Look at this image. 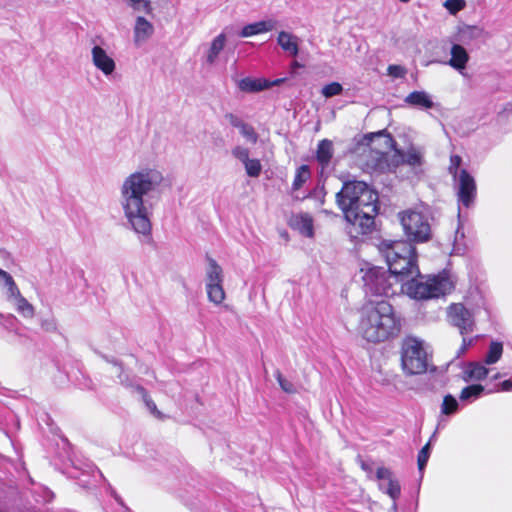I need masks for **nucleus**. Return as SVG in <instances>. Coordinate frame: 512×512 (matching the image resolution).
<instances>
[{
    "instance_id": "19",
    "label": "nucleus",
    "mask_w": 512,
    "mask_h": 512,
    "mask_svg": "<svg viewBox=\"0 0 512 512\" xmlns=\"http://www.w3.org/2000/svg\"><path fill=\"white\" fill-rule=\"evenodd\" d=\"M277 43L288 55L294 57L298 55L300 39L296 35L287 31H281L277 36Z\"/></svg>"
},
{
    "instance_id": "13",
    "label": "nucleus",
    "mask_w": 512,
    "mask_h": 512,
    "mask_svg": "<svg viewBox=\"0 0 512 512\" xmlns=\"http://www.w3.org/2000/svg\"><path fill=\"white\" fill-rule=\"evenodd\" d=\"M91 62L93 66L105 77H110L116 70L113 53L108 52L101 45L95 44L91 48Z\"/></svg>"
},
{
    "instance_id": "7",
    "label": "nucleus",
    "mask_w": 512,
    "mask_h": 512,
    "mask_svg": "<svg viewBox=\"0 0 512 512\" xmlns=\"http://www.w3.org/2000/svg\"><path fill=\"white\" fill-rule=\"evenodd\" d=\"M398 281L399 277L394 273L380 267L367 268L363 275L365 293L371 296L389 297L394 295L396 293L394 282Z\"/></svg>"
},
{
    "instance_id": "25",
    "label": "nucleus",
    "mask_w": 512,
    "mask_h": 512,
    "mask_svg": "<svg viewBox=\"0 0 512 512\" xmlns=\"http://www.w3.org/2000/svg\"><path fill=\"white\" fill-rule=\"evenodd\" d=\"M489 370L485 363H472L465 370L466 380H482L487 377Z\"/></svg>"
},
{
    "instance_id": "48",
    "label": "nucleus",
    "mask_w": 512,
    "mask_h": 512,
    "mask_svg": "<svg viewBox=\"0 0 512 512\" xmlns=\"http://www.w3.org/2000/svg\"><path fill=\"white\" fill-rule=\"evenodd\" d=\"M479 33H480V30L474 26H467L462 30V34H469L471 36L478 35Z\"/></svg>"
},
{
    "instance_id": "5",
    "label": "nucleus",
    "mask_w": 512,
    "mask_h": 512,
    "mask_svg": "<svg viewBox=\"0 0 512 512\" xmlns=\"http://www.w3.org/2000/svg\"><path fill=\"white\" fill-rule=\"evenodd\" d=\"M370 144L363 149L361 165L368 173H384L394 170L398 162H393V156L385 150L393 146V139L382 132L369 138Z\"/></svg>"
},
{
    "instance_id": "12",
    "label": "nucleus",
    "mask_w": 512,
    "mask_h": 512,
    "mask_svg": "<svg viewBox=\"0 0 512 512\" xmlns=\"http://www.w3.org/2000/svg\"><path fill=\"white\" fill-rule=\"evenodd\" d=\"M376 478L379 480V489L393 500L392 508L396 511V500L401 494L399 481L394 477L392 471L386 467L377 469Z\"/></svg>"
},
{
    "instance_id": "29",
    "label": "nucleus",
    "mask_w": 512,
    "mask_h": 512,
    "mask_svg": "<svg viewBox=\"0 0 512 512\" xmlns=\"http://www.w3.org/2000/svg\"><path fill=\"white\" fill-rule=\"evenodd\" d=\"M459 403L455 397L448 394L444 396L441 404V413L444 415H451L457 412Z\"/></svg>"
},
{
    "instance_id": "46",
    "label": "nucleus",
    "mask_w": 512,
    "mask_h": 512,
    "mask_svg": "<svg viewBox=\"0 0 512 512\" xmlns=\"http://www.w3.org/2000/svg\"><path fill=\"white\" fill-rule=\"evenodd\" d=\"M226 117L229 120V123L233 127L238 128V129L241 127V125H243L245 123L240 118H238L237 116H235L233 114H228Z\"/></svg>"
},
{
    "instance_id": "8",
    "label": "nucleus",
    "mask_w": 512,
    "mask_h": 512,
    "mask_svg": "<svg viewBox=\"0 0 512 512\" xmlns=\"http://www.w3.org/2000/svg\"><path fill=\"white\" fill-rule=\"evenodd\" d=\"M401 365L406 374H422L427 370V353L423 343L414 338L407 337L401 346Z\"/></svg>"
},
{
    "instance_id": "35",
    "label": "nucleus",
    "mask_w": 512,
    "mask_h": 512,
    "mask_svg": "<svg viewBox=\"0 0 512 512\" xmlns=\"http://www.w3.org/2000/svg\"><path fill=\"white\" fill-rule=\"evenodd\" d=\"M430 456V442H428L419 452L417 464L419 471L422 472L428 462Z\"/></svg>"
},
{
    "instance_id": "32",
    "label": "nucleus",
    "mask_w": 512,
    "mask_h": 512,
    "mask_svg": "<svg viewBox=\"0 0 512 512\" xmlns=\"http://www.w3.org/2000/svg\"><path fill=\"white\" fill-rule=\"evenodd\" d=\"M127 1H128L129 6L135 11L144 12L147 14L151 13V11H152V6H151L150 0H127Z\"/></svg>"
},
{
    "instance_id": "53",
    "label": "nucleus",
    "mask_w": 512,
    "mask_h": 512,
    "mask_svg": "<svg viewBox=\"0 0 512 512\" xmlns=\"http://www.w3.org/2000/svg\"><path fill=\"white\" fill-rule=\"evenodd\" d=\"M292 66H293V68H298V67H300V64L297 61H294Z\"/></svg>"
},
{
    "instance_id": "23",
    "label": "nucleus",
    "mask_w": 512,
    "mask_h": 512,
    "mask_svg": "<svg viewBox=\"0 0 512 512\" xmlns=\"http://www.w3.org/2000/svg\"><path fill=\"white\" fill-rule=\"evenodd\" d=\"M451 58L448 64L458 71H462L466 68L469 60V55L464 47L459 44H454L451 47Z\"/></svg>"
},
{
    "instance_id": "37",
    "label": "nucleus",
    "mask_w": 512,
    "mask_h": 512,
    "mask_svg": "<svg viewBox=\"0 0 512 512\" xmlns=\"http://www.w3.org/2000/svg\"><path fill=\"white\" fill-rule=\"evenodd\" d=\"M232 155L238 159L242 164L247 161L248 159H250L249 155H250V151L248 148L242 146V145H236L232 151H231Z\"/></svg>"
},
{
    "instance_id": "42",
    "label": "nucleus",
    "mask_w": 512,
    "mask_h": 512,
    "mask_svg": "<svg viewBox=\"0 0 512 512\" xmlns=\"http://www.w3.org/2000/svg\"><path fill=\"white\" fill-rule=\"evenodd\" d=\"M0 280L2 282V285L7 288V291L11 290L16 286L15 281L13 280L12 276L0 268Z\"/></svg>"
},
{
    "instance_id": "34",
    "label": "nucleus",
    "mask_w": 512,
    "mask_h": 512,
    "mask_svg": "<svg viewBox=\"0 0 512 512\" xmlns=\"http://www.w3.org/2000/svg\"><path fill=\"white\" fill-rule=\"evenodd\" d=\"M443 6L449 11L450 14L455 15L464 9L466 3L464 0H446L443 3Z\"/></svg>"
},
{
    "instance_id": "9",
    "label": "nucleus",
    "mask_w": 512,
    "mask_h": 512,
    "mask_svg": "<svg viewBox=\"0 0 512 512\" xmlns=\"http://www.w3.org/2000/svg\"><path fill=\"white\" fill-rule=\"evenodd\" d=\"M223 283L224 272L222 267L215 259L208 257L205 268V290L208 300L215 305L222 304L226 298Z\"/></svg>"
},
{
    "instance_id": "1",
    "label": "nucleus",
    "mask_w": 512,
    "mask_h": 512,
    "mask_svg": "<svg viewBox=\"0 0 512 512\" xmlns=\"http://www.w3.org/2000/svg\"><path fill=\"white\" fill-rule=\"evenodd\" d=\"M379 251L390 271L399 277V282H402V291L409 297L428 300L439 298L454 290L455 281L447 271L437 275L421 276L416 249L404 240L384 239L379 243Z\"/></svg>"
},
{
    "instance_id": "45",
    "label": "nucleus",
    "mask_w": 512,
    "mask_h": 512,
    "mask_svg": "<svg viewBox=\"0 0 512 512\" xmlns=\"http://www.w3.org/2000/svg\"><path fill=\"white\" fill-rule=\"evenodd\" d=\"M16 321L15 316L12 314L4 315V318L0 320V324L7 330H11Z\"/></svg>"
},
{
    "instance_id": "36",
    "label": "nucleus",
    "mask_w": 512,
    "mask_h": 512,
    "mask_svg": "<svg viewBox=\"0 0 512 512\" xmlns=\"http://www.w3.org/2000/svg\"><path fill=\"white\" fill-rule=\"evenodd\" d=\"M275 377H276V380L279 383L281 389L284 392L290 393V394L296 392L294 385L289 380L285 379L279 370H277L275 372Z\"/></svg>"
},
{
    "instance_id": "26",
    "label": "nucleus",
    "mask_w": 512,
    "mask_h": 512,
    "mask_svg": "<svg viewBox=\"0 0 512 512\" xmlns=\"http://www.w3.org/2000/svg\"><path fill=\"white\" fill-rule=\"evenodd\" d=\"M484 392V387L480 384L466 386L460 393V400L463 402H473Z\"/></svg>"
},
{
    "instance_id": "31",
    "label": "nucleus",
    "mask_w": 512,
    "mask_h": 512,
    "mask_svg": "<svg viewBox=\"0 0 512 512\" xmlns=\"http://www.w3.org/2000/svg\"><path fill=\"white\" fill-rule=\"evenodd\" d=\"M342 91H343V87L338 82L329 83V84L325 85L321 90L322 95L325 98H331L333 96L340 95L342 93Z\"/></svg>"
},
{
    "instance_id": "24",
    "label": "nucleus",
    "mask_w": 512,
    "mask_h": 512,
    "mask_svg": "<svg viewBox=\"0 0 512 512\" xmlns=\"http://www.w3.org/2000/svg\"><path fill=\"white\" fill-rule=\"evenodd\" d=\"M242 92L256 93L268 89L267 79L245 77L237 82Z\"/></svg>"
},
{
    "instance_id": "33",
    "label": "nucleus",
    "mask_w": 512,
    "mask_h": 512,
    "mask_svg": "<svg viewBox=\"0 0 512 512\" xmlns=\"http://www.w3.org/2000/svg\"><path fill=\"white\" fill-rule=\"evenodd\" d=\"M239 132L248 142L252 144H255L258 141V134L256 133L255 129L247 123L241 125Z\"/></svg>"
},
{
    "instance_id": "21",
    "label": "nucleus",
    "mask_w": 512,
    "mask_h": 512,
    "mask_svg": "<svg viewBox=\"0 0 512 512\" xmlns=\"http://www.w3.org/2000/svg\"><path fill=\"white\" fill-rule=\"evenodd\" d=\"M153 32L154 27L148 20L142 16L136 18L134 27V41L136 44H142L147 41Z\"/></svg>"
},
{
    "instance_id": "11",
    "label": "nucleus",
    "mask_w": 512,
    "mask_h": 512,
    "mask_svg": "<svg viewBox=\"0 0 512 512\" xmlns=\"http://www.w3.org/2000/svg\"><path fill=\"white\" fill-rule=\"evenodd\" d=\"M453 181L458 202L466 208L470 207L477 194V186L474 177L466 169H462L459 175L453 178Z\"/></svg>"
},
{
    "instance_id": "20",
    "label": "nucleus",
    "mask_w": 512,
    "mask_h": 512,
    "mask_svg": "<svg viewBox=\"0 0 512 512\" xmlns=\"http://www.w3.org/2000/svg\"><path fill=\"white\" fill-rule=\"evenodd\" d=\"M276 21L269 19V20H262L258 22H254L251 24L245 25L242 30L240 31L241 37H251L254 35L262 34L269 32L275 28Z\"/></svg>"
},
{
    "instance_id": "55",
    "label": "nucleus",
    "mask_w": 512,
    "mask_h": 512,
    "mask_svg": "<svg viewBox=\"0 0 512 512\" xmlns=\"http://www.w3.org/2000/svg\"><path fill=\"white\" fill-rule=\"evenodd\" d=\"M4 318V315L0 313V320Z\"/></svg>"
},
{
    "instance_id": "50",
    "label": "nucleus",
    "mask_w": 512,
    "mask_h": 512,
    "mask_svg": "<svg viewBox=\"0 0 512 512\" xmlns=\"http://www.w3.org/2000/svg\"><path fill=\"white\" fill-rule=\"evenodd\" d=\"M361 468L367 472L368 474V477L371 478V473H372V468L369 464H367L366 462L362 461L361 462Z\"/></svg>"
},
{
    "instance_id": "14",
    "label": "nucleus",
    "mask_w": 512,
    "mask_h": 512,
    "mask_svg": "<svg viewBox=\"0 0 512 512\" xmlns=\"http://www.w3.org/2000/svg\"><path fill=\"white\" fill-rule=\"evenodd\" d=\"M424 161V150L415 146H410L405 152L395 150L393 155V162L406 164L414 170L420 169Z\"/></svg>"
},
{
    "instance_id": "16",
    "label": "nucleus",
    "mask_w": 512,
    "mask_h": 512,
    "mask_svg": "<svg viewBox=\"0 0 512 512\" xmlns=\"http://www.w3.org/2000/svg\"><path fill=\"white\" fill-rule=\"evenodd\" d=\"M289 225L305 237H313L314 235L313 218L308 213L293 214L289 220Z\"/></svg>"
},
{
    "instance_id": "56",
    "label": "nucleus",
    "mask_w": 512,
    "mask_h": 512,
    "mask_svg": "<svg viewBox=\"0 0 512 512\" xmlns=\"http://www.w3.org/2000/svg\"><path fill=\"white\" fill-rule=\"evenodd\" d=\"M401 2H408L409 0H400Z\"/></svg>"
},
{
    "instance_id": "22",
    "label": "nucleus",
    "mask_w": 512,
    "mask_h": 512,
    "mask_svg": "<svg viewBox=\"0 0 512 512\" xmlns=\"http://www.w3.org/2000/svg\"><path fill=\"white\" fill-rule=\"evenodd\" d=\"M334 155L333 143L331 140L323 139L318 143L316 150V160L322 169L329 166Z\"/></svg>"
},
{
    "instance_id": "2",
    "label": "nucleus",
    "mask_w": 512,
    "mask_h": 512,
    "mask_svg": "<svg viewBox=\"0 0 512 512\" xmlns=\"http://www.w3.org/2000/svg\"><path fill=\"white\" fill-rule=\"evenodd\" d=\"M163 180L161 171L144 167L130 173L119 187V206L128 226L138 235H151L154 210L151 198Z\"/></svg>"
},
{
    "instance_id": "17",
    "label": "nucleus",
    "mask_w": 512,
    "mask_h": 512,
    "mask_svg": "<svg viewBox=\"0 0 512 512\" xmlns=\"http://www.w3.org/2000/svg\"><path fill=\"white\" fill-rule=\"evenodd\" d=\"M227 43V36L224 32L220 33L212 39L204 56L205 63L213 66L217 63L221 52L224 50Z\"/></svg>"
},
{
    "instance_id": "10",
    "label": "nucleus",
    "mask_w": 512,
    "mask_h": 512,
    "mask_svg": "<svg viewBox=\"0 0 512 512\" xmlns=\"http://www.w3.org/2000/svg\"><path fill=\"white\" fill-rule=\"evenodd\" d=\"M447 320L450 325L458 328L462 336L475 330L474 312L462 303H452L447 307Z\"/></svg>"
},
{
    "instance_id": "40",
    "label": "nucleus",
    "mask_w": 512,
    "mask_h": 512,
    "mask_svg": "<svg viewBox=\"0 0 512 512\" xmlns=\"http://www.w3.org/2000/svg\"><path fill=\"white\" fill-rule=\"evenodd\" d=\"M0 280L2 282V285L7 288V291L11 290L16 286L15 281L13 280L12 276L0 268Z\"/></svg>"
},
{
    "instance_id": "38",
    "label": "nucleus",
    "mask_w": 512,
    "mask_h": 512,
    "mask_svg": "<svg viewBox=\"0 0 512 512\" xmlns=\"http://www.w3.org/2000/svg\"><path fill=\"white\" fill-rule=\"evenodd\" d=\"M461 163H462V158L459 155H452L450 157V164H449L448 170L453 178H455L457 175H459V172L461 170L460 169Z\"/></svg>"
},
{
    "instance_id": "44",
    "label": "nucleus",
    "mask_w": 512,
    "mask_h": 512,
    "mask_svg": "<svg viewBox=\"0 0 512 512\" xmlns=\"http://www.w3.org/2000/svg\"><path fill=\"white\" fill-rule=\"evenodd\" d=\"M463 339H462V344L459 348V350L457 351V356L460 357L461 355H463L470 346L473 345L474 343V338H467L466 335L462 336Z\"/></svg>"
},
{
    "instance_id": "49",
    "label": "nucleus",
    "mask_w": 512,
    "mask_h": 512,
    "mask_svg": "<svg viewBox=\"0 0 512 512\" xmlns=\"http://www.w3.org/2000/svg\"><path fill=\"white\" fill-rule=\"evenodd\" d=\"M285 81H286V78H278L274 81L267 80L268 88H271L273 86H279V85L283 84Z\"/></svg>"
},
{
    "instance_id": "43",
    "label": "nucleus",
    "mask_w": 512,
    "mask_h": 512,
    "mask_svg": "<svg viewBox=\"0 0 512 512\" xmlns=\"http://www.w3.org/2000/svg\"><path fill=\"white\" fill-rule=\"evenodd\" d=\"M137 390L142 394L144 402L147 408L150 410V412L158 416L160 412L157 410L155 403L150 398L147 397L145 390L140 386L137 387Z\"/></svg>"
},
{
    "instance_id": "39",
    "label": "nucleus",
    "mask_w": 512,
    "mask_h": 512,
    "mask_svg": "<svg viewBox=\"0 0 512 512\" xmlns=\"http://www.w3.org/2000/svg\"><path fill=\"white\" fill-rule=\"evenodd\" d=\"M406 73V68L401 65H389L387 68V74L393 78H403Z\"/></svg>"
},
{
    "instance_id": "6",
    "label": "nucleus",
    "mask_w": 512,
    "mask_h": 512,
    "mask_svg": "<svg viewBox=\"0 0 512 512\" xmlns=\"http://www.w3.org/2000/svg\"><path fill=\"white\" fill-rule=\"evenodd\" d=\"M403 232L407 237L406 243H424L431 239L432 230L428 217L422 212L407 209L398 214Z\"/></svg>"
},
{
    "instance_id": "47",
    "label": "nucleus",
    "mask_w": 512,
    "mask_h": 512,
    "mask_svg": "<svg viewBox=\"0 0 512 512\" xmlns=\"http://www.w3.org/2000/svg\"><path fill=\"white\" fill-rule=\"evenodd\" d=\"M497 391H511L512 390V380H504L503 382L498 384L496 389Z\"/></svg>"
},
{
    "instance_id": "51",
    "label": "nucleus",
    "mask_w": 512,
    "mask_h": 512,
    "mask_svg": "<svg viewBox=\"0 0 512 512\" xmlns=\"http://www.w3.org/2000/svg\"><path fill=\"white\" fill-rule=\"evenodd\" d=\"M43 327H45L46 330H53L55 329V324L53 322H44Z\"/></svg>"
},
{
    "instance_id": "27",
    "label": "nucleus",
    "mask_w": 512,
    "mask_h": 512,
    "mask_svg": "<svg viewBox=\"0 0 512 512\" xmlns=\"http://www.w3.org/2000/svg\"><path fill=\"white\" fill-rule=\"evenodd\" d=\"M503 353V345L501 342L492 341L489 345L488 352L485 356V364L492 365L498 362Z\"/></svg>"
},
{
    "instance_id": "4",
    "label": "nucleus",
    "mask_w": 512,
    "mask_h": 512,
    "mask_svg": "<svg viewBox=\"0 0 512 512\" xmlns=\"http://www.w3.org/2000/svg\"><path fill=\"white\" fill-rule=\"evenodd\" d=\"M357 331L366 341L380 343L399 335L401 321L388 301L370 300L359 310Z\"/></svg>"
},
{
    "instance_id": "30",
    "label": "nucleus",
    "mask_w": 512,
    "mask_h": 512,
    "mask_svg": "<svg viewBox=\"0 0 512 512\" xmlns=\"http://www.w3.org/2000/svg\"><path fill=\"white\" fill-rule=\"evenodd\" d=\"M246 174L249 177L257 178L261 174L262 171V165L260 160L255 158H250L247 161L243 163Z\"/></svg>"
},
{
    "instance_id": "52",
    "label": "nucleus",
    "mask_w": 512,
    "mask_h": 512,
    "mask_svg": "<svg viewBox=\"0 0 512 512\" xmlns=\"http://www.w3.org/2000/svg\"><path fill=\"white\" fill-rule=\"evenodd\" d=\"M453 251H454V253L458 254V253H460L461 249L458 248L457 246H454Z\"/></svg>"
},
{
    "instance_id": "54",
    "label": "nucleus",
    "mask_w": 512,
    "mask_h": 512,
    "mask_svg": "<svg viewBox=\"0 0 512 512\" xmlns=\"http://www.w3.org/2000/svg\"><path fill=\"white\" fill-rule=\"evenodd\" d=\"M119 377H120V379H121V382H122V383H124V382H125V380H124V379H122L121 374L119 375Z\"/></svg>"
},
{
    "instance_id": "41",
    "label": "nucleus",
    "mask_w": 512,
    "mask_h": 512,
    "mask_svg": "<svg viewBox=\"0 0 512 512\" xmlns=\"http://www.w3.org/2000/svg\"><path fill=\"white\" fill-rule=\"evenodd\" d=\"M0 280L2 282V285L7 288V291L11 290L16 286L15 281L13 280L12 276L0 268Z\"/></svg>"
},
{
    "instance_id": "15",
    "label": "nucleus",
    "mask_w": 512,
    "mask_h": 512,
    "mask_svg": "<svg viewBox=\"0 0 512 512\" xmlns=\"http://www.w3.org/2000/svg\"><path fill=\"white\" fill-rule=\"evenodd\" d=\"M6 294L8 301H10L14 305L16 311L19 314L29 319L34 317L35 309L33 305L29 303L27 299L21 295L17 285L11 290L7 291Z\"/></svg>"
},
{
    "instance_id": "3",
    "label": "nucleus",
    "mask_w": 512,
    "mask_h": 512,
    "mask_svg": "<svg viewBox=\"0 0 512 512\" xmlns=\"http://www.w3.org/2000/svg\"><path fill=\"white\" fill-rule=\"evenodd\" d=\"M336 200L350 224L352 238L370 233L378 213V193L363 181H350L336 194Z\"/></svg>"
},
{
    "instance_id": "28",
    "label": "nucleus",
    "mask_w": 512,
    "mask_h": 512,
    "mask_svg": "<svg viewBox=\"0 0 512 512\" xmlns=\"http://www.w3.org/2000/svg\"><path fill=\"white\" fill-rule=\"evenodd\" d=\"M310 178V170L307 165H302L296 170L294 181L292 183V194L298 191L303 184Z\"/></svg>"
},
{
    "instance_id": "18",
    "label": "nucleus",
    "mask_w": 512,
    "mask_h": 512,
    "mask_svg": "<svg viewBox=\"0 0 512 512\" xmlns=\"http://www.w3.org/2000/svg\"><path fill=\"white\" fill-rule=\"evenodd\" d=\"M404 102L409 106L425 110L432 109L436 106L432 96L424 90H417L409 93L405 97Z\"/></svg>"
}]
</instances>
